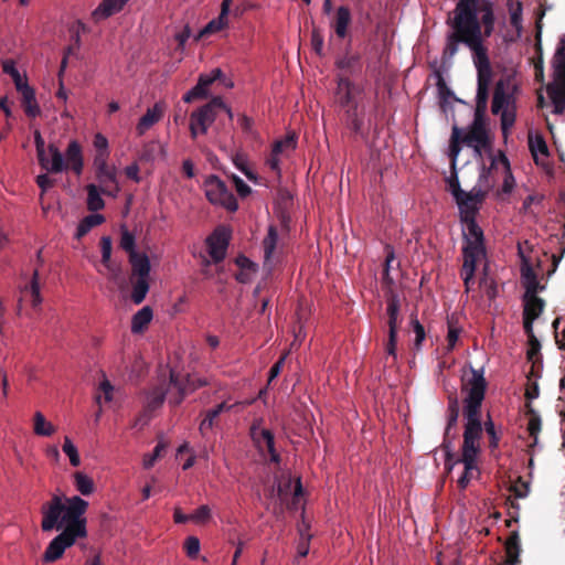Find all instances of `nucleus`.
I'll use <instances>...</instances> for the list:
<instances>
[{"label":"nucleus","instance_id":"0e129e2a","mask_svg":"<svg viewBox=\"0 0 565 565\" xmlns=\"http://www.w3.org/2000/svg\"><path fill=\"white\" fill-rule=\"evenodd\" d=\"M525 292L523 295L524 298L537 297V292L542 290L544 287L540 284L539 279L529 280L522 284Z\"/></svg>","mask_w":565,"mask_h":565},{"label":"nucleus","instance_id":"c03bdc74","mask_svg":"<svg viewBox=\"0 0 565 565\" xmlns=\"http://www.w3.org/2000/svg\"><path fill=\"white\" fill-rule=\"evenodd\" d=\"M507 4L510 13V23L520 34L522 30V3L520 1L514 3L513 0H508Z\"/></svg>","mask_w":565,"mask_h":565},{"label":"nucleus","instance_id":"c85d7f7f","mask_svg":"<svg viewBox=\"0 0 565 565\" xmlns=\"http://www.w3.org/2000/svg\"><path fill=\"white\" fill-rule=\"evenodd\" d=\"M232 405H228L225 402L217 404L214 408L209 409L204 413V417L199 425V431L203 438H206L209 433L216 425V419L223 412H227L232 408Z\"/></svg>","mask_w":565,"mask_h":565},{"label":"nucleus","instance_id":"09e8293b","mask_svg":"<svg viewBox=\"0 0 565 565\" xmlns=\"http://www.w3.org/2000/svg\"><path fill=\"white\" fill-rule=\"evenodd\" d=\"M62 449L68 456L72 466L77 467L81 465V458L77 448L67 436L64 438Z\"/></svg>","mask_w":565,"mask_h":565},{"label":"nucleus","instance_id":"5701e85b","mask_svg":"<svg viewBox=\"0 0 565 565\" xmlns=\"http://www.w3.org/2000/svg\"><path fill=\"white\" fill-rule=\"evenodd\" d=\"M264 265L271 266L273 259L281 248L279 244L278 230L275 225H269L267 235L263 239Z\"/></svg>","mask_w":565,"mask_h":565},{"label":"nucleus","instance_id":"9d476101","mask_svg":"<svg viewBox=\"0 0 565 565\" xmlns=\"http://www.w3.org/2000/svg\"><path fill=\"white\" fill-rule=\"evenodd\" d=\"M220 107H224V100L220 96L213 97L209 103L199 107L190 116V134L193 139L199 134H206L209 127L214 122Z\"/></svg>","mask_w":565,"mask_h":565},{"label":"nucleus","instance_id":"a878e982","mask_svg":"<svg viewBox=\"0 0 565 565\" xmlns=\"http://www.w3.org/2000/svg\"><path fill=\"white\" fill-rule=\"evenodd\" d=\"M64 161L67 164V170H72L76 175L82 174L84 168L83 150L76 140L68 143Z\"/></svg>","mask_w":565,"mask_h":565},{"label":"nucleus","instance_id":"dca6fc26","mask_svg":"<svg viewBox=\"0 0 565 565\" xmlns=\"http://www.w3.org/2000/svg\"><path fill=\"white\" fill-rule=\"evenodd\" d=\"M260 422L262 420L255 422L250 426V429H249L250 437L257 448L262 449L263 445L266 446V448L270 455V460L273 462H279L280 457H279V454L275 449L274 434L271 433V430L260 427Z\"/></svg>","mask_w":565,"mask_h":565},{"label":"nucleus","instance_id":"e2e57ef3","mask_svg":"<svg viewBox=\"0 0 565 565\" xmlns=\"http://www.w3.org/2000/svg\"><path fill=\"white\" fill-rule=\"evenodd\" d=\"M358 62H359L358 55L345 54L342 57L337 60L335 65L340 70L351 71Z\"/></svg>","mask_w":565,"mask_h":565},{"label":"nucleus","instance_id":"2eb2a0df","mask_svg":"<svg viewBox=\"0 0 565 565\" xmlns=\"http://www.w3.org/2000/svg\"><path fill=\"white\" fill-rule=\"evenodd\" d=\"M222 76L223 71L221 68H214L210 74H201L196 85L183 95V102L192 103L195 99L206 98L209 96V87L216 79H221Z\"/></svg>","mask_w":565,"mask_h":565},{"label":"nucleus","instance_id":"052dcab7","mask_svg":"<svg viewBox=\"0 0 565 565\" xmlns=\"http://www.w3.org/2000/svg\"><path fill=\"white\" fill-rule=\"evenodd\" d=\"M211 519V509L207 505L199 507L192 514L191 521L203 524L206 523Z\"/></svg>","mask_w":565,"mask_h":565},{"label":"nucleus","instance_id":"8fccbe9b","mask_svg":"<svg viewBox=\"0 0 565 565\" xmlns=\"http://www.w3.org/2000/svg\"><path fill=\"white\" fill-rule=\"evenodd\" d=\"M136 246V239L132 233H130L128 230H122L121 237H120V247L126 250L129 256L132 254L138 253L135 249Z\"/></svg>","mask_w":565,"mask_h":565},{"label":"nucleus","instance_id":"79ce46f5","mask_svg":"<svg viewBox=\"0 0 565 565\" xmlns=\"http://www.w3.org/2000/svg\"><path fill=\"white\" fill-rule=\"evenodd\" d=\"M34 425L33 430L38 436H51L55 433V427L45 419L44 415L41 412H36L34 414Z\"/></svg>","mask_w":565,"mask_h":565},{"label":"nucleus","instance_id":"1a4fd4ad","mask_svg":"<svg viewBox=\"0 0 565 565\" xmlns=\"http://www.w3.org/2000/svg\"><path fill=\"white\" fill-rule=\"evenodd\" d=\"M88 509V502L78 495L66 498L64 503L65 530H71L75 535L87 536L86 518L84 514Z\"/></svg>","mask_w":565,"mask_h":565},{"label":"nucleus","instance_id":"a211bd4d","mask_svg":"<svg viewBox=\"0 0 565 565\" xmlns=\"http://www.w3.org/2000/svg\"><path fill=\"white\" fill-rule=\"evenodd\" d=\"M40 167L47 173H61L67 170L64 157L57 146L50 143L47 151L38 158Z\"/></svg>","mask_w":565,"mask_h":565},{"label":"nucleus","instance_id":"4c0bfd02","mask_svg":"<svg viewBox=\"0 0 565 565\" xmlns=\"http://www.w3.org/2000/svg\"><path fill=\"white\" fill-rule=\"evenodd\" d=\"M104 222H105V217L102 214L95 213V214H89V215L85 216L79 222V224L76 228L75 237L77 239H81L86 234H88L93 227L98 226V225L103 224Z\"/></svg>","mask_w":565,"mask_h":565},{"label":"nucleus","instance_id":"412c9836","mask_svg":"<svg viewBox=\"0 0 565 565\" xmlns=\"http://www.w3.org/2000/svg\"><path fill=\"white\" fill-rule=\"evenodd\" d=\"M352 23L351 10L347 6H340L330 23L338 39H345L349 35V26Z\"/></svg>","mask_w":565,"mask_h":565},{"label":"nucleus","instance_id":"e433bc0d","mask_svg":"<svg viewBox=\"0 0 565 565\" xmlns=\"http://www.w3.org/2000/svg\"><path fill=\"white\" fill-rule=\"evenodd\" d=\"M159 156L166 157V148L157 140L143 145L139 159L145 162H152Z\"/></svg>","mask_w":565,"mask_h":565},{"label":"nucleus","instance_id":"bf43d9fd","mask_svg":"<svg viewBox=\"0 0 565 565\" xmlns=\"http://www.w3.org/2000/svg\"><path fill=\"white\" fill-rule=\"evenodd\" d=\"M311 47L317 55L323 56V35L317 28L311 31Z\"/></svg>","mask_w":565,"mask_h":565},{"label":"nucleus","instance_id":"2f4dec72","mask_svg":"<svg viewBox=\"0 0 565 565\" xmlns=\"http://www.w3.org/2000/svg\"><path fill=\"white\" fill-rule=\"evenodd\" d=\"M153 318V310L149 306L142 307L131 318V332L135 334L142 333Z\"/></svg>","mask_w":565,"mask_h":565},{"label":"nucleus","instance_id":"b1692460","mask_svg":"<svg viewBox=\"0 0 565 565\" xmlns=\"http://www.w3.org/2000/svg\"><path fill=\"white\" fill-rule=\"evenodd\" d=\"M129 0H103L92 12V20L98 23L120 12Z\"/></svg>","mask_w":565,"mask_h":565},{"label":"nucleus","instance_id":"72a5a7b5","mask_svg":"<svg viewBox=\"0 0 565 565\" xmlns=\"http://www.w3.org/2000/svg\"><path fill=\"white\" fill-rule=\"evenodd\" d=\"M22 95V105L26 116L35 118L40 115L41 110L35 100V93L29 85L18 90Z\"/></svg>","mask_w":565,"mask_h":565},{"label":"nucleus","instance_id":"423d86ee","mask_svg":"<svg viewBox=\"0 0 565 565\" xmlns=\"http://www.w3.org/2000/svg\"><path fill=\"white\" fill-rule=\"evenodd\" d=\"M516 89L514 76L511 74L501 76L494 86L491 111L493 115H500L501 129L504 137L515 122L514 95Z\"/></svg>","mask_w":565,"mask_h":565},{"label":"nucleus","instance_id":"4d7b16f0","mask_svg":"<svg viewBox=\"0 0 565 565\" xmlns=\"http://www.w3.org/2000/svg\"><path fill=\"white\" fill-rule=\"evenodd\" d=\"M166 444L164 443H158V445L154 447L152 454L146 455L143 458V467L146 469L151 468L158 458L161 457L162 451L166 450Z\"/></svg>","mask_w":565,"mask_h":565},{"label":"nucleus","instance_id":"603ef678","mask_svg":"<svg viewBox=\"0 0 565 565\" xmlns=\"http://www.w3.org/2000/svg\"><path fill=\"white\" fill-rule=\"evenodd\" d=\"M484 430L489 436V447L491 449L498 448L500 435L497 433L494 423L492 422L490 416L488 417V420L484 422Z\"/></svg>","mask_w":565,"mask_h":565},{"label":"nucleus","instance_id":"338daca9","mask_svg":"<svg viewBox=\"0 0 565 565\" xmlns=\"http://www.w3.org/2000/svg\"><path fill=\"white\" fill-rule=\"evenodd\" d=\"M94 147L96 149V153H105V156H109L108 152V140L107 138L102 134H96L94 136Z\"/></svg>","mask_w":565,"mask_h":565},{"label":"nucleus","instance_id":"0eeeda50","mask_svg":"<svg viewBox=\"0 0 565 565\" xmlns=\"http://www.w3.org/2000/svg\"><path fill=\"white\" fill-rule=\"evenodd\" d=\"M547 95L553 104V113L561 115L565 111V35L558 40L553 57V81L546 86Z\"/></svg>","mask_w":565,"mask_h":565},{"label":"nucleus","instance_id":"a19ab883","mask_svg":"<svg viewBox=\"0 0 565 565\" xmlns=\"http://www.w3.org/2000/svg\"><path fill=\"white\" fill-rule=\"evenodd\" d=\"M73 477L74 486L81 494L89 495L94 492L95 484L90 477H88L82 471H76Z\"/></svg>","mask_w":565,"mask_h":565},{"label":"nucleus","instance_id":"7c9ffc66","mask_svg":"<svg viewBox=\"0 0 565 565\" xmlns=\"http://www.w3.org/2000/svg\"><path fill=\"white\" fill-rule=\"evenodd\" d=\"M131 265V277L149 278L150 275V260L145 253H136L129 256Z\"/></svg>","mask_w":565,"mask_h":565},{"label":"nucleus","instance_id":"f8f14e48","mask_svg":"<svg viewBox=\"0 0 565 565\" xmlns=\"http://www.w3.org/2000/svg\"><path fill=\"white\" fill-rule=\"evenodd\" d=\"M204 191L212 204L221 205L231 212L238 209L236 198L218 177L210 175L204 183Z\"/></svg>","mask_w":565,"mask_h":565},{"label":"nucleus","instance_id":"5fc2aeb1","mask_svg":"<svg viewBox=\"0 0 565 565\" xmlns=\"http://www.w3.org/2000/svg\"><path fill=\"white\" fill-rule=\"evenodd\" d=\"M102 263L108 265L111 262L113 242L109 236L100 238Z\"/></svg>","mask_w":565,"mask_h":565},{"label":"nucleus","instance_id":"c9c22d12","mask_svg":"<svg viewBox=\"0 0 565 565\" xmlns=\"http://www.w3.org/2000/svg\"><path fill=\"white\" fill-rule=\"evenodd\" d=\"M387 326L388 332H397L398 331V313H399V299L397 295L392 294L387 299Z\"/></svg>","mask_w":565,"mask_h":565},{"label":"nucleus","instance_id":"39448f33","mask_svg":"<svg viewBox=\"0 0 565 565\" xmlns=\"http://www.w3.org/2000/svg\"><path fill=\"white\" fill-rule=\"evenodd\" d=\"M461 143L472 148L477 157H481L482 149L490 147L491 140L487 128L486 115L475 114L467 131H463L457 125L452 126L449 145V156L452 164H455L461 150Z\"/></svg>","mask_w":565,"mask_h":565},{"label":"nucleus","instance_id":"ddd939ff","mask_svg":"<svg viewBox=\"0 0 565 565\" xmlns=\"http://www.w3.org/2000/svg\"><path fill=\"white\" fill-rule=\"evenodd\" d=\"M41 529L43 532H50L54 529L64 530V502L60 495L55 494L49 502H45L41 508Z\"/></svg>","mask_w":565,"mask_h":565},{"label":"nucleus","instance_id":"aec40b11","mask_svg":"<svg viewBox=\"0 0 565 565\" xmlns=\"http://www.w3.org/2000/svg\"><path fill=\"white\" fill-rule=\"evenodd\" d=\"M523 300V328L525 333H532L533 322L536 320L544 310L545 302L542 298L530 297L522 298Z\"/></svg>","mask_w":565,"mask_h":565},{"label":"nucleus","instance_id":"20e7f679","mask_svg":"<svg viewBox=\"0 0 565 565\" xmlns=\"http://www.w3.org/2000/svg\"><path fill=\"white\" fill-rule=\"evenodd\" d=\"M448 30L486 28V36L494 32V4L491 0H458L446 19Z\"/></svg>","mask_w":565,"mask_h":565},{"label":"nucleus","instance_id":"473e14b6","mask_svg":"<svg viewBox=\"0 0 565 565\" xmlns=\"http://www.w3.org/2000/svg\"><path fill=\"white\" fill-rule=\"evenodd\" d=\"M505 564L516 565L519 563V556L521 553L520 535L516 531H513L505 541Z\"/></svg>","mask_w":565,"mask_h":565},{"label":"nucleus","instance_id":"f03ea898","mask_svg":"<svg viewBox=\"0 0 565 565\" xmlns=\"http://www.w3.org/2000/svg\"><path fill=\"white\" fill-rule=\"evenodd\" d=\"M487 38L486 28L483 26L447 30L441 54L443 62H450L459 52L460 45L468 47L477 70V84L490 86L493 71L488 54V47L484 44V39Z\"/></svg>","mask_w":565,"mask_h":565},{"label":"nucleus","instance_id":"c756f323","mask_svg":"<svg viewBox=\"0 0 565 565\" xmlns=\"http://www.w3.org/2000/svg\"><path fill=\"white\" fill-rule=\"evenodd\" d=\"M39 279H40L39 269L35 268L33 270L32 278H31L30 282H28L23 288H21L20 302L22 301L23 298L29 297L33 308L40 307L43 299H42V296L40 292V280Z\"/></svg>","mask_w":565,"mask_h":565},{"label":"nucleus","instance_id":"680f3d73","mask_svg":"<svg viewBox=\"0 0 565 565\" xmlns=\"http://www.w3.org/2000/svg\"><path fill=\"white\" fill-rule=\"evenodd\" d=\"M184 550L190 558H195L200 552V540L196 536H189L184 542Z\"/></svg>","mask_w":565,"mask_h":565},{"label":"nucleus","instance_id":"6e6d98bb","mask_svg":"<svg viewBox=\"0 0 565 565\" xmlns=\"http://www.w3.org/2000/svg\"><path fill=\"white\" fill-rule=\"evenodd\" d=\"M396 345H397V332H388V338L385 343V352L387 354L386 360H388V358H392V364L397 359Z\"/></svg>","mask_w":565,"mask_h":565},{"label":"nucleus","instance_id":"13d9d810","mask_svg":"<svg viewBox=\"0 0 565 565\" xmlns=\"http://www.w3.org/2000/svg\"><path fill=\"white\" fill-rule=\"evenodd\" d=\"M463 467H465L463 472L457 481L458 488L460 490H465L467 488V486L469 484V482L472 478V471L478 470L476 461H472L470 463L469 469L467 468V463H463Z\"/></svg>","mask_w":565,"mask_h":565},{"label":"nucleus","instance_id":"4468645a","mask_svg":"<svg viewBox=\"0 0 565 565\" xmlns=\"http://www.w3.org/2000/svg\"><path fill=\"white\" fill-rule=\"evenodd\" d=\"M77 539L83 537L75 535V533L71 532V530H62V532L49 543L43 554V562L54 563L60 559L63 556L65 550L71 547Z\"/></svg>","mask_w":565,"mask_h":565},{"label":"nucleus","instance_id":"3c124183","mask_svg":"<svg viewBox=\"0 0 565 565\" xmlns=\"http://www.w3.org/2000/svg\"><path fill=\"white\" fill-rule=\"evenodd\" d=\"M500 162L503 164V167L505 169V177H504L502 190L504 193H510L514 185V178L510 170V162L504 154H501Z\"/></svg>","mask_w":565,"mask_h":565},{"label":"nucleus","instance_id":"864d4df0","mask_svg":"<svg viewBox=\"0 0 565 565\" xmlns=\"http://www.w3.org/2000/svg\"><path fill=\"white\" fill-rule=\"evenodd\" d=\"M519 253H520L521 258H522V265H521V280H522V284L525 282V281H529V280L536 279L537 275L535 274V271H534L533 267L531 266V264L529 263V260L525 259V257L523 256V253H522L520 246H519Z\"/></svg>","mask_w":565,"mask_h":565},{"label":"nucleus","instance_id":"f3484780","mask_svg":"<svg viewBox=\"0 0 565 565\" xmlns=\"http://www.w3.org/2000/svg\"><path fill=\"white\" fill-rule=\"evenodd\" d=\"M228 243L230 232L225 227H217L207 238L209 254L214 263L217 264L225 258Z\"/></svg>","mask_w":565,"mask_h":565},{"label":"nucleus","instance_id":"a18cd8bd","mask_svg":"<svg viewBox=\"0 0 565 565\" xmlns=\"http://www.w3.org/2000/svg\"><path fill=\"white\" fill-rule=\"evenodd\" d=\"M2 70L6 74L11 76V78L14 82L17 90L28 85V83L23 81L20 72L17 70L12 61H6L2 65Z\"/></svg>","mask_w":565,"mask_h":565},{"label":"nucleus","instance_id":"4be33fe9","mask_svg":"<svg viewBox=\"0 0 565 565\" xmlns=\"http://www.w3.org/2000/svg\"><path fill=\"white\" fill-rule=\"evenodd\" d=\"M233 0H223L221 12L216 19L211 20L198 34L196 40L209 36L223 30L227 25V15Z\"/></svg>","mask_w":565,"mask_h":565},{"label":"nucleus","instance_id":"ea45409f","mask_svg":"<svg viewBox=\"0 0 565 565\" xmlns=\"http://www.w3.org/2000/svg\"><path fill=\"white\" fill-rule=\"evenodd\" d=\"M529 148L536 163L540 162V156L545 158L548 157V148L541 135L529 136Z\"/></svg>","mask_w":565,"mask_h":565},{"label":"nucleus","instance_id":"69168bd1","mask_svg":"<svg viewBox=\"0 0 565 565\" xmlns=\"http://www.w3.org/2000/svg\"><path fill=\"white\" fill-rule=\"evenodd\" d=\"M460 334V329L455 327L454 324H448V333H447V351L450 352L454 350Z\"/></svg>","mask_w":565,"mask_h":565},{"label":"nucleus","instance_id":"7ed1b4c3","mask_svg":"<svg viewBox=\"0 0 565 565\" xmlns=\"http://www.w3.org/2000/svg\"><path fill=\"white\" fill-rule=\"evenodd\" d=\"M204 381L199 380L198 383L189 375H181L174 370H170L169 380H162L159 385H156L147 392L146 404L142 417H150V414L160 408L166 399L169 397V403L178 406L182 403L186 395L195 391L198 387L205 385Z\"/></svg>","mask_w":565,"mask_h":565},{"label":"nucleus","instance_id":"6e6552de","mask_svg":"<svg viewBox=\"0 0 565 565\" xmlns=\"http://www.w3.org/2000/svg\"><path fill=\"white\" fill-rule=\"evenodd\" d=\"M462 238V264L467 268L469 276L473 269H477V264L487 256L483 231L476 220H470V223H466Z\"/></svg>","mask_w":565,"mask_h":565},{"label":"nucleus","instance_id":"58836bf2","mask_svg":"<svg viewBox=\"0 0 565 565\" xmlns=\"http://www.w3.org/2000/svg\"><path fill=\"white\" fill-rule=\"evenodd\" d=\"M87 209L90 212H97L105 207V201L102 198L100 189L95 184H87Z\"/></svg>","mask_w":565,"mask_h":565},{"label":"nucleus","instance_id":"49530a36","mask_svg":"<svg viewBox=\"0 0 565 565\" xmlns=\"http://www.w3.org/2000/svg\"><path fill=\"white\" fill-rule=\"evenodd\" d=\"M411 326L415 333L414 347L418 351L422 348L423 341L426 338V332L424 326L418 321L415 315L411 316Z\"/></svg>","mask_w":565,"mask_h":565},{"label":"nucleus","instance_id":"f704fd0d","mask_svg":"<svg viewBox=\"0 0 565 565\" xmlns=\"http://www.w3.org/2000/svg\"><path fill=\"white\" fill-rule=\"evenodd\" d=\"M131 284H132V291H131V301L135 305H140L145 299L149 291V278H141V277H130Z\"/></svg>","mask_w":565,"mask_h":565},{"label":"nucleus","instance_id":"6ab92c4d","mask_svg":"<svg viewBox=\"0 0 565 565\" xmlns=\"http://www.w3.org/2000/svg\"><path fill=\"white\" fill-rule=\"evenodd\" d=\"M362 93V88L354 84L345 76L338 77V85L335 90V96L339 105L350 106L352 104H356V97Z\"/></svg>","mask_w":565,"mask_h":565},{"label":"nucleus","instance_id":"bb28decb","mask_svg":"<svg viewBox=\"0 0 565 565\" xmlns=\"http://www.w3.org/2000/svg\"><path fill=\"white\" fill-rule=\"evenodd\" d=\"M108 157L109 156H105V153H96L94 158L96 179L99 184L115 182V178L117 177L116 168L107 163Z\"/></svg>","mask_w":565,"mask_h":565},{"label":"nucleus","instance_id":"de8ad7c7","mask_svg":"<svg viewBox=\"0 0 565 565\" xmlns=\"http://www.w3.org/2000/svg\"><path fill=\"white\" fill-rule=\"evenodd\" d=\"M296 146H297L296 136L294 134L287 135L284 139L275 141V143L273 146V152L275 154H280L286 149L294 150L296 148Z\"/></svg>","mask_w":565,"mask_h":565},{"label":"nucleus","instance_id":"393cba45","mask_svg":"<svg viewBox=\"0 0 565 565\" xmlns=\"http://www.w3.org/2000/svg\"><path fill=\"white\" fill-rule=\"evenodd\" d=\"M458 418L459 412H447V425L445 428L444 440L441 445L446 452L445 466H450V462L454 458L452 439H455L456 434H451V430L457 426Z\"/></svg>","mask_w":565,"mask_h":565},{"label":"nucleus","instance_id":"37998d69","mask_svg":"<svg viewBox=\"0 0 565 565\" xmlns=\"http://www.w3.org/2000/svg\"><path fill=\"white\" fill-rule=\"evenodd\" d=\"M489 85L477 84L475 114L486 115L489 99Z\"/></svg>","mask_w":565,"mask_h":565},{"label":"nucleus","instance_id":"cd10ccee","mask_svg":"<svg viewBox=\"0 0 565 565\" xmlns=\"http://www.w3.org/2000/svg\"><path fill=\"white\" fill-rule=\"evenodd\" d=\"M163 113L164 105L162 103H156L152 108H148L136 126L137 134L139 136L145 135L154 124L161 120Z\"/></svg>","mask_w":565,"mask_h":565},{"label":"nucleus","instance_id":"774afa93","mask_svg":"<svg viewBox=\"0 0 565 565\" xmlns=\"http://www.w3.org/2000/svg\"><path fill=\"white\" fill-rule=\"evenodd\" d=\"M232 180L235 185L236 192L238 193L239 196L246 198L247 195L250 194V192H252L250 186L247 185L239 177L234 174L232 177Z\"/></svg>","mask_w":565,"mask_h":565},{"label":"nucleus","instance_id":"f257e3e1","mask_svg":"<svg viewBox=\"0 0 565 565\" xmlns=\"http://www.w3.org/2000/svg\"><path fill=\"white\" fill-rule=\"evenodd\" d=\"M487 390V381L483 375V369L477 370L470 366V376L466 375L461 379V391L466 394L463 399V417L466 419L463 430V443L461 448V457L454 458L450 466H445L451 470L455 465L461 462L467 463L469 469L470 463L477 460L480 454V439L482 436L481 423V406L484 399Z\"/></svg>","mask_w":565,"mask_h":565},{"label":"nucleus","instance_id":"9b49d317","mask_svg":"<svg viewBox=\"0 0 565 565\" xmlns=\"http://www.w3.org/2000/svg\"><path fill=\"white\" fill-rule=\"evenodd\" d=\"M451 185L452 195L460 210L461 222L470 223V220H476V214L479 205L486 198V192L473 189L470 192L461 190L459 182L456 180Z\"/></svg>","mask_w":565,"mask_h":565}]
</instances>
